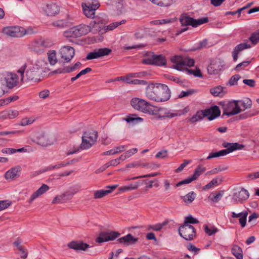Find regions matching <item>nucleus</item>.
<instances>
[{
  "instance_id": "obj_1",
  "label": "nucleus",
  "mask_w": 259,
  "mask_h": 259,
  "mask_svg": "<svg viewBox=\"0 0 259 259\" xmlns=\"http://www.w3.org/2000/svg\"><path fill=\"white\" fill-rule=\"evenodd\" d=\"M50 70L47 62L44 59H38L27 65H23L17 70V73L20 74L22 82L39 81L42 73H47Z\"/></svg>"
},
{
  "instance_id": "obj_2",
  "label": "nucleus",
  "mask_w": 259,
  "mask_h": 259,
  "mask_svg": "<svg viewBox=\"0 0 259 259\" xmlns=\"http://www.w3.org/2000/svg\"><path fill=\"white\" fill-rule=\"evenodd\" d=\"M145 96L150 100L163 102L170 99V91L164 84L150 83L146 88Z\"/></svg>"
},
{
  "instance_id": "obj_3",
  "label": "nucleus",
  "mask_w": 259,
  "mask_h": 259,
  "mask_svg": "<svg viewBox=\"0 0 259 259\" xmlns=\"http://www.w3.org/2000/svg\"><path fill=\"white\" fill-rule=\"evenodd\" d=\"M144 113L155 116L158 119L171 118L179 115L177 113L171 112L165 108L153 106L150 103H148Z\"/></svg>"
},
{
  "instance_id": "obj_4",
  "label": "nucleus",
  "mask_w": 259,
  "mask_h": 259,
  "mask_svg": "<svg viewBox=\"0 0 259 259\" xmlns=\"http://www.w3.org/2000/svg\"><path fill=\"white\" fill-rule=\"evenodd\" d=\"M2 33L11 37H21L26 34H31L33 33L31 28L25 29L19 26H6L3 28Z\"/></svg>"
},
{
  "instance_id": "obj_5",
  "label": "nucleus",
  "mask_w": 259,
  "mask_h": 259,
  "mask_svg": "<svg viewBox=\"0 0 259 259\" xmlns=\"http://www.w3.org/2000/svg\"><path fill=\"white\" fill-rule=\"evenodd\" d=\"M220 104L223 110V116L226 115L228 117H230L240 113L242 110L239 106L238 100L221 102Z\"/></svg>"
},
{
  "instance_id": "obj_6",
  "label": "nucleus",
  "mask_w": 259,
  "mask_h": 259,
  "mask_svg": "<svg viewBox=\"0 0 259 259\" xmlns=\"http://www.w3.org/2000/svg\"><path fill=\"white\" fill-rule=\"evenodd\" d=\"M171 61L174 64L173 68L179 71H186L187 67L194 65L195 61L189 57L183 58L180 56H175L171 58Z\"/></svg>"
},
{
  "instance_id": "obj_7",
  "label": "nucleus",
  "mask_w": 259,
  "mask_h": 259,
  "mask_svg": "<svg viewBox=\"0 0 259 259\" xmlns=\"http://www.w3.org/2000/svg\"><path fill=\"white\" fill-rule=\"evenodd\" d=\"M90 31L88 25L80 24L70 28L64 33L66 37H78L85 35Z\"/></svg>"
},
{
  "instance_id": "obj_8",
  "label": "nucleus",
  "mask_w": 259,
  "mask_h": 259,
  "mask_svg": "<svg viewBox=\"0 0 259 259\" xmlns=\"http://www.w3.org/2000/svg\"><path fill=\"white\" fill-rule=\"evenodd\" d=\"M98 133L95 131H89L85 132L82 136L81 148L88 149L91 148L96 142Z\"/></svg>"
},
{
  "instance_id": "obj_9",
  "label": "nucleus",
  "mask_w": 259,
  "mask_h": 259,
  "mask_svg": "<svg viewBox=\"0 0 259 259\" xmlns=\"http://www.w3.org/2000/svg\"><path fill=\"white\" fill-rule=\"evenodd\" d=\"M81 6L85 16L89 18H94L96 11L100 7V4L98 1L95 0L82 3Z\"/></svg>"
},
{
  "instance_id": "obj_10",
  "label": "nucleus",
  "mask_w": 259,
  "mask_h": 259,
  "mask_svg": "<svg viewBox=\"0 0 259 259\" xmlns=\"http://www.w3.org/2000/svg\"><path fill=\"white\" fill-rule=\"evenodd\" d=\"M142 63L145 64H152L157 66H164L166 64L165 57L162 55H154L151 53L147 58L143 59Z\"/></svg>"
},
{
  "instance_id": "obj_11",
  "label": "nucleus",
  "mask_w": 259,
  "mask_h": 259,
  "mask_svg": "<svg viewBox=\"0 0 259 259\" xmlns=\"http://www.w3.org/2000/svg\"><path fill=\"white\" fill-rule=\"evenodd\" d=\"M180 235L186 240H192L195 236V228L191 225H183L179 227Z\"/></svg>"
},
{
  "instance_id": "obj_12",
  "label": "nucleus",
  "mask_w": 259,
  "mask_h": 259,
  "mask_svg": "<svg viewBox=\"0 0 259 259\" xmlns=\"http://www.w3.org/2000/svg\"><path fill=\"white\" fill-rule=\"evenodd\" d=\"M208 21V20L207 17L194 19L188 16H185L180 19L182 25L185 26L191 25L193 27H197L198 25L207 23Z\"/></svg>"
},
{
  "instance_id": "obj_13",
  "label": "nucleus",
  "mask_w": 259,
  "mask_h": 259,
  "mask_svg": "<svg viewBox=\"0 0 259 259\" xmlns=\"http://www.w3.org/2000/svg\"><path fill=\"white\" fill-rule=\"evenodd\" d=\"M56 138L52 135L41 133L37 136L35 142L41 146L47 147L52 145L56 142Z\"/></svg>"
},
{
  "instance_id": "obj_14",
  "label": "nucleus",
  "mask_w": 259,
  "mask_h": 259,
  "mask_svg": "<svg viewBox=\"0 0 259 259\" xmlns=\"http://www.w3.org/2000/svg\"><path fill=\"white\" fill-rule=\"evenodd\" d=\"M4 76V80L6 81V87L8 89H12L19 84V78L16 73L7 72L5 74Z\"/></svg>"
},
{
  "instance_id": "obj_15",
  "label": "nucleus",
  "mask_w": 259,
  "mask_h": 259,
  "mask_svg": "<svg viewBox=\"0 0 259 259\" xmlns=\"http://www.w3.org/2000/svg\"><path fill=\"white\" fill-rule=\"evenodd\" d=\"M249 197L248 191L242 188L239 190H236L232 196V200L235 203H242L247 200Z\"/></svg>"
},
{
  "instance_id": "obj_16",
  "label": "nucleus",
  "mask_w": 259,
  "mask_h": 259,
  "mask_svg": "<svg viewBox=\"0 0 259 259\" xmlns=\"http://www.w3.org/2000/svg\"><path fill=\"white\" fill-rule=\"evenodd\" d=\"M111 52V50L107 48L96 49L88 53L86 59L88 60L98 59L109 55Z\"/></svg>"
},
{
  "instance_id": "obj_17",
  "label": "nucleus",
  "mask_w": 259,
  "mask_h": 259,
  "mask_svg": "<svg viewBox=\"0 0 259 259\" xmlns=\"http://www.w3.org/2000/svg\"><path fill=\"white\" fill-rule=\"evenodd\" d=\"M42 12L47 16H54L60 11V7L55 3H49L41 6Z\"/></svg>"
},
{
  "instance_id": "obj_18",
  "label": "nucleus",
  "mask_w": 259,
  "mask_h": 259,
  "mask_svg": "<svg viewBox=\"0 0 259 259\" xmlns=\"http://www.w3.org/2000/svg\"><path fill=\"white\" fill-rule=\"evenodd\" d=\"M74 49L70 46H63L59 51L61 58L64 63L69 62L74 55Z\"/></svg>"
},
{
  "instance_id": "obj_19",
  "label": "nucleus",
  "mask_w": 259,
  "mask_h": 259,
  "mask_svg": "<svg viewBox=\"0 0 259 259\" xmlns=\"http://www.w3.org/2000/svg\"><path fill=\"white\" fill-rule=\"evenodd\" d=\"M149 103L148 101L139 98H134L131 101V104L135 109L143 113H144Z\"/></svg>"
},
{
  "instance_id": "obj_20",
  "label": "nucleus",
  "mask_w": 259,
  "mask_h": 259,
  "mask_svg": "<svg viewBox=\"0 0 259 259\" xmlns=\"http://www.w3.org/2000/svg\"><path fill=\"white\" fill-rule=\"evenodd\" d=\"M105 22L103 20L96 18L92 21L88 26L90 28V31H93L94 33H96L103 30L105 28Z\"/></svg>"
},
{
  "instance_id": "obj_21",
  "label": "nucleus",
  "mask_w": 259,
  "mask_h": 259,
  "mask_svg": "<svg viewBox=\"0 0 259 259\" xmlns=\"http://www.w3.org/2000/svg\"><path fill=\"white\" fill-rule=\"evenodd\" d=\"M120 235V234L115 232H102L96 238V241L98 243H102L109 240H113Z\"/></svg>"
},
{
  "instance_id": "obj_22",
  "label": "nucleus",
  "mask_w": 259,
  "mask_h": 259,
  "mask_svg": "<svg viewBox=\"0 0 259 259\" xmlns=\"http://www.w3.org/2000/svg\"><path fill=\"white\" fill-rule=\"evenodd\" d=\"M21 167L16 166L11 168L5 174V178L8 181H12L20 176Z\"/></svg>"
},
{
  "instance_id": "obj_23",
  "label": "nucleus",
  "mask_w": 259,
  "mask_h": 259,
  "mask_svg": "<svg viewBox=\"0 0 259 259\" xmlns=\"http://www.w3.org/2000/svg\"><path fill=\"white\" fill-rule=\"evenodd\" d=\"M223 146L225 149L223 150L225 155L237 150H241L244 147V145L237 143H230L225 142L223 143Z\"/></svg>"
},
{
  "instance_id": "obj_24",
  "label": "nucleus",
  "mask_w": 259,
  "mask_h": 259,
  "mask_svg": "<svg viewBox=\"0 0 259 259\" xmlns=\"http://www.w3.org/2000/svg\"><path fill=\"white\" fill-rule=\"evenodd\" d=\"M251 47V45L248 43L247 40H244L242 43H240L237 45L232 52V56L234 61H236L238 59V55L239 52Z\"/></svg>"
},
{
  "instance_id": "obj_25",
  "label": "nucleus",
  "mask_w": 259,
  "mask_h": 259,
  "mask_svg": "<svg viewBox=\"0 0 259 259\" xmlns=\"http://www.w3.org/2000/svg\"><path fill=\"white\" fill-rule=\"evenodd\" d=\"M206 117L209 120H212L219 117L221 114V111L217 106H213L205 110Z\"/></svg>"
},
{
  "instance_id": "obj_26",
  "label": "nucleus",
  "mask_w": 259,
  "mask_h": 259,
  "mask_svg": "<svg viewBox=\"0 0 259 259\" xmlns=\"http://www.w3.org/2000/svg\"><path fill=\"white\" fill-rule=\"evenodd\" d=\"M49 190V187L46 184H42L41 186L38 188L36 191L33 192L30 196L28 200V202L31 203L35 199L44 194L45 192Z\"/></svg>"
},
{
  "instance_id": "obj_27",
  "label": "nucleus",
  "mask_w": 259,
  "mask_h": 259,
  "mask_svg": "<svg viewBox=\"0 0 259 259\" xmlns=\"http://www.w3.org/2000/svg\"><path fill=\"white\" fill-rule=\"evenodd\" d=\"M68 247L76 251L85 250L89 247V245L82 242L72 241L68 244Z\"/></svg>"
},
{
  "instance_id": "obj_28",
  "label": "nucleus",
  "mask_w": 259,
  "mask_h": 259,
  "mask_svg": "<svg viewBox=\"0 0 259 259\" xmlns=\"http://www.w3.org/2000/svg\"><path fill=\"white\" fill-rule=\"evenodd\" d=\"M137 238L134 237L131 234H128L118 239L119 243H122L125 246L134 244L137 241Z\"/></svg>"
},
{
  "instance_id": "obj_29",
  "label": "nucleus",
  "mask_w": 259,
  "mask_h": 259,
  "mask_svg": "<svg viewBox=\"0 0 259 259\" xmlns=\"http://www.w3.org/2000/svg\"><path fill=\"white\" fill-rule=\"evenodd\" d=\"M223 182V179L221 176H217L211 180L207 185H205L202 189L203 190H207L210 189L214 186H218L220 185Z\"/></svg>"
},
{
  "instance_id": "obj_30",
  "label": "nucleus",
  "mask_w": 259,
  "mask_h": 259,
  "mask_svg": "<svg viewBox=\"0 0 259 259\" xmlns=\"http://www.w3.org/2000/svg\"><path fill=\"white\" fill-rule=\"evenodd\" d=\"M210 92L214 96L223 97L226 93V91L225 88L218 85L211 89Z\"/></svg>"
},
{
  "instance_id": "obj_31",
  "label": "nucleus",
  "mask_w": 259,
  "mask_h": 259,
  "mask_svg": "<svg viewBox=\"0 0 259 259\" xmlns=\"http://www.w3.org/2000/svg\"><path fill=\"white\" fill-rule=\"evenodd\" d=\"M72 160L70 161H67V162H61L57 163V164H55L54 165H49V166H48L46 168V171L53 170L54 169H59V168L65 167L67 165L72 163Z\"/></svg>"
},
{
  "instance_id": "obj_32",
  "label": "nucleus",
  "mask_w": 259,
  "mask_h": 259,
  "mask_svg": "<svg viewBox=\"0 0 259 259\" xmlns=\"http://www.w3.org/2000/svg\"><path fill=\"white\" fill-rule=\"evenodd\" d=\"M259 114V111H257L254 109L248 110L242 114H241L239 116V119L240 120H244L252 116L257 115Z\"/></svg>"
},
{
  "instance_id": "obj_33",
  "label": "nucleus",
  "mask_w": 259,
  "mask_h": 259,
  "mask_svg": "<svg viewBox=\"0 0 259 259\" xmlns=\"http://www.w3.org/2000/svg\"><path fill=\"white\" fill-rule=\"evenodd\" d=\"M48 61L51 65H54L57 62L56 52L55 50L49 51L47 53Z\"/></svg>"
},
{
  "instance_id": "obj_34",
  "label": "nucleus",
  "mask_w": 259,
  "mask_h": 259,
  "mask_svg": "<svg viewBox=\"0 0 259 259\" xmlns=\"http://www.w3.org/2000/svg\"><path fill=\"white\" fill-rule=\"evenodd\" d=\"M221 70V67L220 65L213 63H211L207 68L208 72L210 74H217Z\"/></svg>"
},
{
  "instance_id": "obj_35",
  "label": "nucleus",
  "mask_w": 259,
  "mask_h": 259,
  "mask_svg": "<svg viewBox=\"0 0 259 259\" xmlns=\"http://www.w3.org/2000/svg\"><path fill=\"white\" fill-rule=\"evenodd\" d=\"M224 195L223 191H220L216 193H212L208 197V198L214 203L218 202L222 198Z\"/></svg>"
},
{
  "instance_id": "obj_36",
  "label": "nucleus",
  "mask_w": 259,
  "mask_h": 259,
  "mask_svg": "<svg viewBox=\"0 0 259 259\" xmlns=\"http://www.w3.org/2000/svg\"><path fill=\"white\" fill-rule=\"evenodd\" d=\"M206 170L205 167L201 165H199L197 166L194 170L193 175L192 176V178L194 180L197 179V178Z\"/></svg>"
},
{
  "instance_id": "obj_37",
  "label": "nucleus",
  "mask_w": 259,
  "mask_h": 259,
  "mask_svg": "<svg viewBox=\"0 0 259 259\" xmlns=\"http://www.w3.org/2000/svg\"><path fill=\"white\" fill-rule=\"evenodd\" d=\"M124 120L128 123L131 122L133 123H137L143 121L142 118L138 117L136 114H131L128 116Z\"/></svg>"
},
{
  "instance_id": "obj_38",
  "label": "nucleus",
  "mask_w": 259,
  "mask_h": 259,
  "mask_svg": "<svg viewBox=\"0 0 259 259\" xmlns=\"http://www.w3.org/2000/svg\"><path fill=\"white\" fill-rule=\"evenodd\" d=\"M238 101L239 103H240L241 107L243 108V110L250 109L252 107V101L249 98H245L243 100Z\"/></svg>"
},
{
  "instance_id": "obj_39",
  "label": "nucleus",
  "mask_w": 259,
  "mask_h": 259,
  "mask_svg": "<svg viewBox=\"0 0 259 259\" xmlns=\"http://www.w3.org/2000/svg\"><path fill=\"white\" fill-rule=\"evenodd\" d=\"M232 253L237 259H243L242 249L237 245H235L232 249Z\"/></svg>"
},
{
  "instance_id": "obj_40",
  "label": "nucleus",
  "mask_w": 259,
  "mask_h": 259,
  "mask_svg": "<svg viewBox=\"0 0 259 259\" xmlns=\"http://www.w3.org/2000/svg\"><path fill=\"white\" fill-rule=\"evenodd\" d=\"M196 194L192 191L182 197L183 201L187 204L191 203L196 197Z\"/></svg>"
},
{
  "instance_id": "obj_41",
  "label": "nucleus",
  "mask_w": 259,
  "mask_h": 259,
  "mask_svg": "<svg viewBox=\"0 0 259 259\" xmlns=\"http://www.w3.org/2000/svg\"><path fill=\"white\" fill-rule=\"evenodd\" d=\"M111 192V190H100L94 193V198L95 199L101 198Z\"/></svg>"
},
{
  "instance_id": "obj_42",
  "label": "nucleus",
  "mask_w": 259,
  "mask_h": 259,
  "mask_svg": "<svg viewBox=\"0 0 259 259\" xmlns=\"http://www.w3.org/2000/svg\"><path fill=\"white\" fill-rule=\"evenodd\" d=\"M138 151L137 148H133L131 149L126 152H125L124 153L122 154L121 156L122 158V160H124L125 159L130 157L135 153H136Z\"/></svg>"
},
{
  "instance_id": "obj_43",
  "label": "nucleus",
  "mask_w": 259,
  "mask_h": 259,
  "mask_svg": "<svg viewBox=\"0 0 259 259\" xmlns=\"http://www.w3.org/2000/svg\"><path fill=\"white\" fill-rule=\"evenodd\" d=\"M166 224L167 222H164L162 223H159L153 225H150L148 227V230H152L155 231H160Z\"/></svg>"
},
{
  "instance_id": "obj_44",
  "label": "nucleus",
  "mask_w": 259,
  "mask_h": 259,
  "mask_svg": "<svg viewBox=\"0 0 259 259\" xmlns=\"http://www.w3.org/2000/svg\"><path fill=\"white\" fill-rule=\"evenodd\" d=\"M204 228L205 233L209 236L215 234L218 231V229L214 226L209 227L207 225H205L204 226Z\"/></svg>"
},
{
  "instance_id": "obj_45",
  "label": "nucleus",
  "mask_w": 259,
  "mask_h": 259,
  "mask_svg": "<svg viewBox=\"0 0 259 259\" xmlns=\"http://www.w3.org/2000/svg\"><path fill=\"white\" fill-rule=\"evenodd\" d=\"M248 39L252 44L256 45L259 42V32L252 33Z\"/></svg>"
},
{
  "instance_id": "obj_46",
  "label": "nucleus",
  "mask_w": 259,
  "mask_h": 259,
  "mask_svg": "<svg viewBox=\"0 0 259 259\" xmlns=\"http://www.w3.org/2000/svg\"><path fill=\"white\" fill-rule=\"evenodd\" d=\"M125 22L124 20H122L120 21L113 22L106 27V30H112L114 29L117 27L119 25L124 24Z\"/></svg>"
},
{
  "instance_id": "obj_47",
  "label": "nucleus",
  "mask_w": 259,
  "mask_h": 259,
  "mask_svg": "<svg viewBox=\"0 0 259 259\" xmlns=\"http://www.w3.org/2000/svg\"><path fill=\"white\" fill-rule=\"evenodd\" d=\"M157 2L155 4V5L159 6L160 7H168L171 5L173 2L174 0H157Z\"/></svg>"
},
{
  "instance_id": "obj_48",
  "label": "nucleus",
  "mask_w": 259,
  "mask_h": 259,
  "mask_svg": "<svg viewBox=\"0 0 259 259\" xmlns=\"http://www.w3.org/2000/svg\"><path fill=\"white\" fill-rule=\"evenodd\" d=\"M241 78V76L239 74H236L232 76L229 79L228 84L231 86L236 85L237 84L238 80Z\"/></svg>"
},
{
  "instance_id": "obj_49",
  "label": "nucleus",
  "mask_w": 259,
  "mask_h": 259,
  "mask_svg": "<svg viewBox=\"0 0 259 259\" xmlns=\"http://www.w3.org/2000/svg\"><path fill=\"white\" fill-rule=\"evenodd\" d=\"M120 160H122L121 156L116 159L111 160L108 163H106L105 165V168H108L110 166H116L120 163Z\"/></svg>"
},
{
  "instance_id": "obj_50",
  "label": "nucleus",
  "mask_w": 259,
  "mask_h": 259,
  "mask_svg": "<svg viewBox=\"0 0 259 259\" xmlns=\"http://www.w3.org/2000/svg\"><path fill=\"white\" fill-rule=\"evenodd\" d=\"M34 121L35 119L33 117L24 118L21 120L19 125L21 126H26L30 125L31 123H32Z\"/></svg>"
},
{
  "instance_id": "obj_51",
  "label": "nucleus",
  "mask_w": 259,
  "mask_h": 259,
  "mask_svg": "<svg viewBox=\"0 0 259 259\" xmlns=\"http://www.w3.org/2000/svg\"><path fill=\"white\" fill-rule=\"evenodd\" d=\"M198 221L193 218L192 215H190L188 217H186L185 218L184 225H190V224H197L198 223Z\"/></svg>"
},
{
  "instance_id": "obj_52",
  "label": "nucleus",
  "mask_w": 259,
  "mask_h": 259,
  "mask_svg": "<svg viewBox=\"0 0 259 259\" xmlns=\"http://www.w3.org/2000/svg\"><path fill=\"white\" fill-rule=\"evenodd\" d=\"M224 152L223 150H220L218 152H212L209 153L208 157L206 158L207 159H210L213 158L218 157L220 156H225Z\"/></svg>"
},
{
  "instance_id": "obj_53",
  "label": "nucleus",
  "mask_w": 259,
  "mask_h": 259,
  "mask_svg": "<svg viewBox=\"0 0 259 259\" xmlns=\"http://www.w3.org/2000/svg\"><path fill=\"white\" fill-rule=\"evenodd\" d=\"M135 74H131L130 75H129L128 76H127L118 77L115 78L114 80H116V81L122 80V81H125L127 83L130 84V82L131 80V77H135Z\"/></svg>"
},
{
  "instance_id": "obj_54",
  "label": "nucleus",
  "mask_w": 259,
  "mask_h": 259,
  "mask_svg": "<svg viewBox=\"0 0 259 259\" xmlns=\"http://www.w3.org/2000/svg\"><path fill=\"white\" fill-rule=\"evenodd\" d=\"M187 72L189 74H193L196 77H202V75L199 69L197 68L195 70L187 69Z\"/></svg>"
},
{
  "instance_id": "obj_55",
  "label": "nucleus",
  "mask_w": 259,
  "mask_h": 259,
  "mask_svg": "<svg viewBox=\"0 0 259 259\" xmlns=\"http://www.w3.org/2000/svg\"><path fill=\"white\" fill-rule=\"evenodd\" d=\"M248 215V212L244 211V213L239 218V223L242 228L245 227L246 224V219Z\"/></svg>"
},
{
  "instance_id": "obj_56",
  "label": "nucleus",
  "mask_w": 259,
  "mask_h": 259,
  "mask_svg": "<svg viewBox=\"0 0 259 259\" xmlns=\"http://www.w3.org/2000/svg\"><path fill=\"white\" fill-rule=\"evenodd\" d=\"M191 162V160H185L184 161V162L183 163H182L180 166L178 168H177L176 170H175V172H177V173H179L181 171H182L184 168L188 164H189Z\"/></svg>"
},
{
  "instance_id": "obj_57",
  "label": "nucleus",
  "mask_w": 259,
  "mask_h": 259,
  "mask_svg": "<svg viewBox=\"0 0 259 259\" xmlns=\"http://www.w3.org/2000/svg\"><path fill=\"white\" fill-rule=\"evenodd\" d=\"M52 24L55 27H57L58 28H63L66 25V23L64 20H59L53 22Z\"/></svg>"
},
{
  "instance_id": "obj_58",
  "label": "nucleus",
  "mask_w": 259,
  "mask_h": 259,
  "mask_svg": "<svg viewBox=\"0 0 259 259\" xmlns=\"http://www.w3.org/2000/svg\"><path fill=\"white\" fill-rule=\"evenodd\" d=\"M194 179L192 178V176L183 180V181H181L180 182H179V183H178L177 184H176V186L177 187H179V186H182V185H184V184H189L190 183H191L193 181H194Z\"/></svg>"
},
{
  "instance_id": "obj_59",
  "label": "nucleus",
  "mask_w": 259,
  "mask_h": 259,
  "mask_svg": "<svg viewBox=\"0 0 259 259\" xmlns=\"http://www.w3.org/2000/svg\"><path fill=\"white\" fill-rule=\"evenodd\" d=\"M65 194L57 196L53 199L52 201V203L57 204L62 202L63 200L64 199V197H65Z\"/></svg>"
},
{
  "instance_id": "obj_60",
  "label": "nucleus",
  "mask_w": 259,
  "mask_h": 259,
  "mask_svg": "<svg viewBox=\"0 0 259 259\" xmlns=\"http://www.w3.org/2000/svg\"><path fill=\"white\" fill-rule=\"evenodd\" d=\"M7 111L8 113L9 119H14L16 118L19 114V112L17 110H9Z\"/></svg>"
},
{
  "instance_id": "obj_61",
  "label": "nucleus",
  "mask_w": 259,
  "mask_h": 259,
  "mask_svg": "<svg viewBox=\"0 0 259 259\" xmlns=\"http://www.w3.org/2000/svg\"><path fill=\"white\" fill-rule=\"evenodd\" d=\"M194 93V90H188L186 91H182L180 93L179 95V98H183L185 97L189 96L192 95Z\"/></svg>"
},
{
  "instance_id": "obj_62",
  "label": "nucleus",
  "mask_w": 259,
  "mask_h": 259,
  "mask_svg": "<svg viewBox=\"0 0 259 259\" xmlns=\"http://www.w3.org/2000/svg\"><path fill=\"white\" fill-rule=\"evenodd\" d=\"M141 184L142 183L140 181L137 182L134 184H130L127 185L128 189L129 191L137 189Z\"/></svg>"
},
{
  "instance_id": "obj_63",
  "label": "nucleus",
  "mask_w": 259,
  "mask_h": 259,
  "mask_svg": "<svg viewBox=\"0 0 259 259\" xmlns=\"http://www.w3.org/2000/svg\"><path fill=\"white\" fill-rule=\"evenodd\" d=\"M243 82L250 87H254L255 85V81L254 79H243Z\"/></svg>"
},
{
  "instance_id": "obj_64",
  "label": "nucleus",
  "mask_w": 259,
  "mask_h": 259,
  "mask_svg": "<svg viewBox=\"0 0 259 259\" xmlns=\"http://www.w3.org/2000/svg\"><path fill=\"white\" fill-rule=\"evenodd\" d=\"M250 61H244V62H242V63H240L239 64H238L236 67V70H240V68L241 69H243L244 68L247 67V66L249 65V64H250Z\"/></svg>"
}]
</instances>
